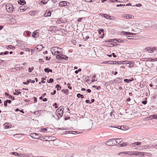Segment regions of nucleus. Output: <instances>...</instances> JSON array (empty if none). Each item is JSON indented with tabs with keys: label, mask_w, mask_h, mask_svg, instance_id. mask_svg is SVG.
Instances as JSON below:
<instances>
[{
	"label": "nucleus",
	"mask_w": 157,
	"mask_h": 157,
	"mask_svg": "<svg viewBox=\"0 0 157 157\" xmlns=\"http://www.w3.org/2000/svg\"><path fill=\"white\" fill-rule=\"evenodd\" d=\"M35 81L34 80H32L31 79H29L26 82H24L23 83L25 85H27L29 84V82H31L32 83H34L35 82Z\"/></svg>",
	"instance_id": "obj_11"
},
{
	"label": "nucleus",
	"mask_w": 157,
	"mask_h": 157,
	"mask_svg": "<svg viewBox=\"0 0 157 157\" xmlns=\"http://www.w3.org/2000/svg\"><path fill=\"white\" fill-rule=\"evenodd\" d=\"M116 82L119 83L121 81V78H118L116 79L115 80Z\"/></svg>",
	"instance_id": "obj_27"
},
{
	"label": "nucleus",
	"mask_w": 157,
	"mask_h": 157,
	"mask_svg": "<svg viewBox=\"0 0 157 157\" xmlns=\"http://www.w3.org/2000/svg\"><path fill=\"white\" fill-rule=\"evenodd\" d=\"M145 50L149 52L152 53L156 50V48L154 47L151 48L150 47H147L145 48Z\"/></svg>",
	"instance_id": "obj_7"
},
{
	"label": "nucleus",
	"mask_w": 157,
	"mask_h": 157,
	"mask_svg": "<svg viewBox=\"0 0 157 157\" xmlns=\"http://www.w3.org/2000/svg\"><path fill=\"white\" fill-rule=\"evenodd\" d=\"M40 130H41L40 131L41 132H45L47 131V129L46 128H41L40 129Z\"/></svg>",
	"instance_id": "obj_41"
},
{
	"label": "nucleus",
	"mask_w": 157,
	"mask_h": 157,
	"mask_svg": "<svg viewBox=\"0 0 157 157\" xmlns=\"http://www.w3.org/2000/svg\"><path fill=\"white\" fill-rule=\"evenodd\" d=\"M6 101L7 102V103H9V104H10L11 102V100H10L7 99L6 100Z\"/></svg>",
	"instance_id": "obj_64"
},
{
	"label": "nucleus",
	"mask_w": 157,
	"mask_h": 157,
	"mask_svg": "<svg viewBox=\"0 0 157 157\" xmlns=\"http://www.w3.org/2000/svg\"><path fill=\"white\" fill-rule=\"evenodd\" d=\"M88 123L90 125V127H91L93 124V121L91 120H89L88 121Z\"/></svg>",
	"instance_id": "obj_30"
},
{
	"label": "nucleus",
	"mask_w": 157,
	"mask_h": 157,
	"mask_svg": "<svg viewBox=\"0 0 157 157\" xmlns=\"http://www.w3.org/2000/svg\"><path fill=\"white\" fill-rule=\"evenodd\" d=\"M125 4H118L116 6L117 7H119V6H125Z\"/></svg>",
	"instance_id": "obj_57"
},
{
	"label": "nucleus",
	"mask_w": 157,
	"mask_h": 157,
	"mask_svg": "<svg viewBox=\"0 0 157 157\" xmlns=\"http://www.w3.org/2000/svg\"><path fill=\"white\" fill-rule=\"evenodd\" d=\"M116 140L115 139H111L106 142V144L108 146H113L116 145Z\"/></svg>",
	"instance_id": "obj_2"
},
{
	"label": "nucleus",
	"mask_w": 157,
	"mask_h": 157,
	"mask_svg": "<svg viewBox=\"0 0 157 157\" xmlns=\"http://www.w3.org/2000/svg\"><path fill=\"white\" fill-rule=\"evenodd\" d=\"M134 80V79L132 78L131 79H128L127 78H125L124 79V82H126L127 83H129L130 82H131L132 81H133Z\"/></svg>",
	"instance_id": "obj_17"
},
{
	"label": "nucleus",
	"mask_w": 157,
	"mask_h": 157,
	"mask_svg": "<svg viewBox=\"0 0 157 157\" xmlns=\"http://www.w3.org/2000/svg\"><path fill=\"white\" fill-rule=\"evenodd\" d=\"M136 146L140 145L141 144V143L140 142H136Z\"/></svg>",
	"instance_id": "obj_61"
},
{
	"label": "nucleus",
	"mask_w": 157,
	"mask_h": 157,
	"mask_svg": "<svg viewBox=\"0 0 157 157\" xmlns=\"http://www.w3.org/2000/svg\"><path fill=\"white\" fill-rule=\"evenodd\" d=\"M69 4V3L68 2L65 1H61L59 4V6L60 7L66 6H68Z\"/></svg>",
	"instance_id": "obj_6"
},
{
	"label": "nucleus",
	"mask_w": 157,
	"mask_h": 157,
	"mask_svg": "<svg viewBox=\"0 0 157 157\" xmlns=\"http://www.w3.org/2000/svg\"><path fill=\"white\" fill-rule=\"evenodd\" d=\"M123 63H124V64H130L131 63V61H123Z\"/></svg>",
	"instance_id": "obj_34"
},
{
	"label": "nucleus",
	"mask_w": 157,
	"mask_h": 157,
	"mask_svg": "<svg viewBox=\"0 0 157 157\" xmlns=\"http://www.w3.org/2000/svg\"><path fill=\"white\" fill-rule=\"evenodd\" d=\"M56 58L61 59L67 60L68 59V57L66 55H63L62 54L58 55L56 56Z\"/></svg>",
	"instance_id": "obj_4"
},
{
	"label": "nucleus",
	"mask_w": 157,
	"mask_h": 157,
	"mask_svg": "<svg viewBox=\"0 0 157 157\" xmlns=\"http://www.w3.org/2000/svg\"><path fill=\"white\" fill-rule=\"evenodd\" d=\"M119 63L118 62L115 61H113L112 62V64H117Z\"/></svg>",
	"instance_id": "obj_46"
},
{
	"label": "nucleus",
	"mask_w": 157,
	"mask_h": 157,
	"mask_svg": "<svg viewBox=\"0 0 157 157\" xmlns=\"http://www.w3.org/2000/svg\"><path fill=\"white\" fill-rule=\"evenodd\" d=\"M143 155H144V156L146 155V156H148L151 157V156H152L151 154V153H149L143 152Z\"/></svg>",
	"instance_id": "obj_29"
},
{
	"label": "nucleus",
	"mask_w": 157,
	"mask_h": 157,
	"mask_svg": "<svg viewBox=\"0 0 157 157\" xmlns=\"http://www.w3.org/2000/svg\"><path fill=\"white\" fill-rule=\"evenodd\" d=\"M136 35V33H132L129 32H128L127 35Z\"/></svg>",
	"instance_id": "obj_49"
},
{
	"label": "nucleus",
	"mask_w": 157,
	"mask_h": 157,
	"mask_svg": "<svg viewBox=\"0 0 157 157\" xmlns=\"http://www.w3.org/2000/svg\"><path fill=\"white\" fill-rule=\"evenodd\" d=\"M152 115L153 119H157V114H153Z\"/></svg>",
	"instance_id": "obj_58"
},
{
	"label": "nucleus",
	"mask_w": 157,
	"mask_h": 157,
	"mask_svg": "<svg viewBox=\"0 0 157 157\" xmlns=\"http://www.w3.org/2000/svg\"><path fill=\"white\" fill-rule=\"evenodd\" d=\"M4 125L5 128H8L11 127V125L10 123H6Z\"/></svg>",
	"instance_id": "obj_20"
},
{
	"label": "nucleus",
	"mask_w": 157,
	"mask_h": 157,
	"mask_svg": "<svg viewBox=\"0 0 157 157\" xmlns=\"http://www.w3.org/2000/svg\"><path fill=\"white\" fill-rule=\"evenodd\" d=\"M97 31L99 33L101 34V32L104 33V29H98Z\"/></svg>",
	"instance_id": "obj_32"
},
{
	"label": "nucleus",
	"mask_w": 157,
	"mask_h": 157,
	"mask_svg": "<svg viewBox=\"0 0 157 157\" xmlns=\"http://www.w3.org/2000/svg\"><path fill=\"white\" fill-rule=\"evenodd\" d=\"M57 113V115H59L60 117H62L63 116V111H61L60 112V113H59V112H56Z\"/></svg>",
	"instance_id": "obj_36"
},
{
	"label": "nucleus",
	"mask_w": 157,
	"mask_h": 157,
	"mask_svg": "<svg viewBox=\"0 0 157 157\" xmlns=\"http://www.w3.org/2000/svg\"><path fill=\"white\" fill-rule=\"evenodd\" d=\"M77 97L78 98H83L84 97V96L82 94H81L79 93H78L77 95Z\"/></svg>",
	"instance_id": "obj_28"
},
{
	"label": "nucleus",
	"mask_w": 157,
	"mask_h": 157,
	"mask_svg": "<svg viewBox=\"0 0 157 157\" xmlns=\"http://www.w3.org/2000/svg\"><path fill=\"white\" fill-rule=\"evenodd\" d=\"M53 81V80L52 78H50L49 80L47 81V82L48 83H51Z\"/></svg>",
	"instance_id": "obj_44"
},
{
	"label": "nucleus",
	"mask_w": 157,
	"mask_h": 157,
	"mask_svg": "<svg viewBox=\"0 0 157 157\" xmlns=\"http://www.w3.org/2000/svg\"><path fill=\"white\" fill-rule=\"evenodd\" d=\"M39 62L40 64H42L44 62V61L42 59H39Z\"/></svg>",
	"instance_id": "obj_42"
},
{
	"label": "nucleus",
	"mask_w": 157,
	"mask_h": 157,
	"mask_svg": "<svg viewBox=\"0 0 157 157\" xmlns=\"http://www.w3.org/2000/svg\"><path fill=\"white\" fill-rule=\"evenodd\" d=\"M126 38L129 39H135V36H126Z\"/></svg>",
	"instance_id": "obj_22"
},
{
	"label": "nucleus",
	"mask_w": 157,
	"mask_h": 157,
	"mask_svg": "<svg viewBox=\"0 0 157 157\" xmlns=\"http://www.w3.org/2000/svg\"><path fill=\"white\" fill-rule=\"evenodd\" d=\"M36 31H34L32 33V36L33 37H37L39 36L38 33L36 32Z\"/></svg>",
	"instance_id": "obj_10"
},
{
	"label": "nucleus",
	"mask_w": 157,
	"mask_h": 157,
	"mask_svg": "<svg viewBox=\"0 0 157 157\" xmlns=\"http://www.w3.org/2000/svg\"><path fill=\"white\" fill-rule=\"evenodd\" d=\"M81 71V69L80 68L78 70H76L75 71V73L77 74L79 72Z\"/></svg>",
	"instance_id": "obj_55"
},
{
	"label": "nucleus",
	"mask_w": 157,
	"mask_h": 157,
	"mask_svg": "<svg viewBox=\"0 0 157 157\" xmlns=\"http://www.w3.org/2000/svg\"><path fill=\"white\" fill-rule=\"evenodd\" d=\"M116 42L119 43L123 42V40H121V39H117Z\"/></svg>",
	"instance_id": "obj_37"
},
{
	"label": "nucleus",
	"mask_w": 157,
	"mask_h": 157,
	"mask_svg": "<svg viewBox=\"0 0 157 157\" xmlns=\"http://www.w3.org/2000/svg\"><path fill=\"white\" fill-rule=\"evenodd\" d=\"M83 38L84 39H85V40H87L89 38V37L88 36H83Z\"/></svg>",
	"instance_id": "obj_50"
},
{
	"label": "nucleus",
	"mask_w": 157,
	"mask_h": 157,
	"mask_svg": "<svg viewBox=\"0 0 157 157\" xmlns=\"http://www.w3.org/2000/svg\"><path fill=\"white\" fill-rule=\"evenodd\" d=\"M57 27L55 26H51L49 27V30L50 32L55 33Z\"/></svg>",
	"instance_id": "obj_9"
},
{
	"label": "nucleus",
	"mask_w": 157,
	"mask_h": 157,
	"mask_svg": "<svg viewBox=\"0 0 157 157\" xmlns=\"http://www.w3.org/2000/svg\"><path fill=\"white\" fill-rule=\"evenodd\" d=\"M132 15H126V18L127 19H129L132 18Z\"/></svg>",
	"instance_id": "obj_35"
},
{
	"label": "nucleus",
	"mask_w": 157,
	"mask_h": 157,
	"mask_svg": "<svg viewBox=\"0 0 157 157\" xmlns=\"http://www.w3.org/2000/svg\"><path fill=\"white\" fill-rule=\"evenodd\" d=\"M136 6V7H140L142 6V4L140 3L136 4L135 5L133 6Z\"/></svg>",
	"instance_id": "obj_51"
},
{
	"label": "nucleus",
	"mask_w": 157,
	"mask_h": 157,
	"mask_svg": "<svg viewBox=\"0 0 157 157\" xmlns=\"http://www.w3.org/2000/svg\"><path fill=\"white\" fill-rule=\"evenodd\" d=\"M44 71L47 73H49V72H52V71L51 69H49L48 68H45L44 70Z\"/></svg>",
	"instance_id": "obj_19"
},
{
	"label": "nucleus",
	"mask_w": 157,
	"mask_h": 157,
	"mask_svg": "<svg viewBox=\"0 0 157 157\" xmlns=\"http://www.w3.org/2000/svg\"><path fill=\"white\" fill-rule=\"evenodd\" d=\"M132 153V152H131L124 151V152H120L118 154V155H120V154H124L125 155L129 154H129Z\"/></svg>",
	"instance_id": "obj_26"
},
{
	"label": "nucleus",
	"mask_w": 157,
	"mask_h": 157,
	"mask_svg": "<svg viewBox=\"0 0 157 157\" xmlns=\"http://www.w3.org/2000/svg\"><path fill=\"white\" fill-rule=\"evenodd\" d=\"M30 136L33 139H37L39 138V135L36 133H31Z\"/></svg>",
	"instance_id": "obj_8"
},
{
	"label": "nucleus",
	"mask_w": 157,
	"mask_h": 157,
	"mask_svg": "<svg viewBox=\"0 0 157 157\" xmlns=\"http://www.w3.org/2000/svg\"><path fill=\"white\" fill-rule=\"evenodd\" d=\"M117 128L123 130L124 127L123 126H118V128Z\"/></svg>",
	"instance_id": "obj_47"
},
{
	"label": "nucleus",
	"mask_w": 157,
	"mask_h": 157,
	"mask_svg": "<svg viewBox=\"0 0 157 157\" xmlns=\"http://www.w3.org/2000/svg\"><path fill=\"white\" fill-rule=\"evenodd\" d=\"M19 156H20V157H27L28 156V155H26L25 154H21L19 155Z\"/></svg>",
	"instance_id": "obj_38"
},
{
	"label": "nucleus",
	"mask_w": 157,
	"mask_h": 157,
	"mask_svg": "<svg viewBox=\"0 0 157 157\" xmlns=\"http://www.w3.org/2000/svg\"><path fill=\"white\" fill-rule=\"evenodd\" d=\"M96 75H94L93 77V79L92 80L93 81H96L98 79L96 78Z\"/></svg>",
	"instance_id": "obj_43"
},
{
	"label": "nucleus",
	"mask_w": 157,
	"mask_h": 157,
	"mask_svg": "<svg viewBox=\"0 0 157 157\" xmlns=\"http://www.w3.org/2000/svg\"><path fill=\"white\" fill-rule=\"evenodd\" d=\"M23 67H17L16 68V70H22L23 69Z\"/></svg>",
	"instance_id": "obj_56"
},
{
	"label": "nucleus",
	"mask_w": 157,
	"mask_h": 157,
	"mask_svg": "<svg viewBox=\"0 0 157 157\" xmlns=\"http://www.w3.org/2000/svg\"><path fill=\"white\" fill-rule=\"evenodd\" d=\"M117 0H108V2H109L113 3L116 2Z\"/></svg>",
	"instance_id": "obj_52"
},
{
	"label": "nucleus",
	"mask_w": 157,
	"mask_h": 157,
	"mask_svg": "<svg viewBox=\"0 0 157 157\" xmlns=\"http://www.w3.org/2000/svg\"><path fill=\"white\" fill-rule=\"evenodd\" d=\"M146 60L148 61H153V59L151 58H147L145 59Z\"/></svg>",
	"instance_id": "obj_33"
},
{
	"label": "nucleus",
	"mask_w": 157,
	"mask_h": 157,
	"mask_svg": "<svg viewBox=\"0 0 157 157\" xmlns=\"http://www.w3.org/2000/svg\"><path fill=\"white\" fill-rule=\"evenodd\" d=\"M26 33L27 34V36H29L30 35V34L31 33V32L29 31H26Z\"/></svg>",
	"instance_id": "obj_62"
},
{
	"label": "nucleus",
	"mask_w": 157,
	"mask_h": 157,
	"mask_svg": "<svg viewBox=\"0 0 157 157\" xmlns=\"http://www.w3.org/2000/svg\"><path fill=\"white\" fill-rule=\"evenodd\" d=\"M9 98L10 99H12V100H14V97H12V96H10V95L9 96Z\"/></svg>",
	"instance_id": "obj_60"
},
{
	"label": "nucleus",
	"mask_w": 157,
	"mask_h": 157,
	"mask_svg": "<svg viewBox=\"0 0 157 157\" xmlns=\"http://www.w3.org/2000/svg\"><path fill=\"white\" fill-rule=\"evenodd\" d=\"M126 144L125 143H123L122 144H120L121 147H124L126 146Z\"/></svg>",
	"instance_id": "obj_54"
},
{
	"label": "nucleus",
	"mask_w": 157,
	"mask_h": 157,
	"mask_svg": "<svg viewBox=\"0 0 157 157\" xmlns=\"http://www.w3.org/2000/svg\"><path fill=\"white\" fill-rule=\"evenodd\" d=\"M43 46L41 44H39L37 45V46L36 47V49L39 51H41L43 49Z\"/></svg>",
	"instance_id": "obj_15"
},
{
	"label": "nucleus",
	"mask_w": 157,
	"mask_h": 157,
	"mask_svg": "<svg viewBox=\"0 0 157 157\" xmlns=\"http://www.w3.org/2000/svg\"><path fill=\"white\" fill-rule=\"evenodd\" d=\"M116 140V144H119L122 141V139L121 138L120 139H115Z\"/></svg>",
	"instance_id": "obj_21"
},
{
	"label": "nucleus",
	"mask_w": 157,
	"mask_h": 157,
	"mask_svg": "<svg viewBox=\"0 0 157 157\" xmlns=\"http://www.w3.org/2000/svg\"><path fill=\"white\" fill-rule=\"evenodd\" d=\"M5 6L6 9L8 12L11 13L13 12L14 8L12 5L7 4H6Z\"/></svg>",
	"instance_id": "obj_3"
},
{
	"label": "nucleus",
	"mask_w": 157,
	"mask_h": 157,
	"mask_svg": "<svg viewBox=\"0 0 157 157\" xmlns=\"http://www.w3.org/2000/svg\"><path fill=\"white\" fill-rule=\"evenodd\" d=\"M48 1V0H43L41 1V3L44 4L47 3Z\"/></svg>",
	"instance_id": "obj_45"
},
{
	"label": "nucleus",
	"mask_w": 157,
	"mask_h": 157,
	"mask_svg": "<svg viewBox=\"0 0 157 157\" xmlns=\"http://www.w3.org/2000/svg\"><path fill=\"white\" fill-rule=\"evenodd\" d=\"M116 40H117V39H109L107 40V42H109L116 43Z\"/></svg>",
	"instance_id": "obj_25"
},
{
	"label": "nucleus",
	"mask_w": 157,
	"mask_h": 157,
	"mask_svg": "<svg viewBox=\"0 0 157 157\" xmlns=\"http://www.w3.org/2000/svg\"><path fill=\"white\" fill-rule=\"evenodd\" d=\"M128 32L122 31L120 33V35H127Z\"/></svg>",
	"instance_id": "obj_31"
},
{
	"label": "nucleus",
	"mask_w": 157,
	"mask_h": 157,
	"mask_svg": "<svg viewBox=\"0 0 157 157\" xmlns=\"http://www.w3.org/2000/svg\"><path fill=\"white\" fill-rule=\"evenodd\" d=\"M33 70H34V67H31V68L30 67H29L28 68V71L29 72H32V71H33Z\"/></svg>",
	"instance_id": "obj_39"
},
{
	"label": "nucleus",
	"mask_w": 157,
	"mask_h": 157,
	"mask_svg": "<svg viewBox=\"0 0 157 157\" xmlns=\"http://www.w3.org/2000/svg\"><path fill=\"white\" fill-rule=\"evenodd\" d=\"M26 9L25 8L24 6H21L18 9V11L19 12H24L25 11Z\"/></svg>",
	"instance_id": "obj_12"
},
{
	"label": "nucleus",
	"mask_w": 157,
	"mask_h": 157,
	"mask_svg": "<svg viewBox=\"0 0 157 157\" xmlns=\"http://www.w3.org/2000/svg\"><path fill=\"white\" fill-rule=\"evenodd\" d=\"M151 147V145H145L144 146V148L145 149L149 148L150 147Z\"/></svg>",
	"instance_id": "obj_48"
},
{
	"label": "nucleus",
	"mask_w": 157,
	"mask_h": 157,
	"mask_svg": "<svg viewBox=\"0 0 157 157\" xmlns=\"http://www.w3.org/2000/svg\"><path fill=\"white\" fill-rule=\"evenodd\" d=\"M15 92H14L13 93V94L15 95H18L19 94H21V92L20 91H18V90H17L16 89L15 90Z\"/></svg>",
	"instance_id": "obj_24"
},
{
	"label": "nucleus",
	"mask_w": 157,
	"mask_h": 157,
	"mask_svg": "<svg viewBox=\"0 0 157 157\" xmlns=\"http://www.w3.org/2000/svg\"><path fill=\"white\" fill-rule=\"evenodd\" d=\"M147 100H145V101H143L142 102V103L143 104L145 105L147 104Z\"/></svg>",
	"instance_id": "obj_63"
},
{
	"label": "nucleus",
	"mask_w": 157,
	"mask_h": 157,
	"mask_svg": "<svg viewBox=\"0 0 157 157\" xmlns=\"http://www.w3.org/2000/svg\"><path fill=\"white\" fill-rule=\"evenodd\" d=\"M62 22V21L60 19H57L56 21V23L57 24H60V23Z\"/></svg>",
	"instance_id": "obj_40"
},
{
	"label": "nucleus",
	"mask_w": 157,
	"mask_h": 157,
	"mask_svg": "<svg viewBox=\"0 0 157 157\" xmlns=\"http://www.w3.org/2000/svg\"><path fill=\"white\" fill-rule=\"evenodd\" d=\"M51 12L49 11H46L45 13L44 14L45 17H49L51 16Z\"/></svg>",
	"instance_id": "obj_13"
},
{
	"label": "nucleus",
	"mask_w": 157,
	"mask_h": 157,
	"mask_svg": "<svg viewBox=\"0 0 157 157\" xmlns=\"http://www.w3.org/2000/svg\"><path fill=\"white\" fill-rule=\"evenodd\" d=\"M63 108L62 106H60L59 108H58V109H57L56 112H61V111H63Z\"/></svg>",
	"instance_id": "obj_18"
},
{
	"label": "nucleus",
	"mask_w": 157,
	"mask_h": 157,
	"mask_svg": "<svg viewBox=\"0 0 157 157\" xmlns=\"http://www.w3.org/2000/svg\"><path fill=\"white\" fill-rule=\"evenodd\" d=\"M12 154L14 155L15 156H19V155L16 152H13Z\"/></svg>",
	"instance_id": "obj_53"
},
{
	"label": "nucleus",
	"mask_w": 157,
	"mask_h": 157,
	"mask_svg": "<svg viewBox=\"0 0 157 157\" xmlns=\"http://www.w3.org/2000/svg\"><path fill=\"white\" fill-rule=\"evenodd\" d=\"M130 155H136L138 156V157H142L144 156L143 152L138 151H134L132 153L129 154Z\"/></svg>",
	"instance_id": "obj_5"
},
{
	"label": "nucleus",
	"mask_w": 157,
	"mask_h": 157,
	"mask_svg": "<svg viewBox=\"0 0 157 157\" xmlns=\"http://www.w3.org/2000/svg\"><path fill=\"white\" fill-rule=\"evenodd\" d=\"M11 47H12V45H9L6 46V48L7 49H11Z\"/></svg>",
	"instance_id": "obj_59"
},
{
	"label": "nucleus",
	"mask_w": 157,
	"mask_h": 157,
	"mask_svg": "<svg viewBox=\"0 0 157 157\" xmlns=\"http://www.w3.org/2000/svg\"><path fill=\"white\" fill-rule=\"evenodd\" d=\"M101 16L103 17L109 19V18L110 17V16L107 14L101 13L100 15Z\"/></svg>",
	"instance_id": "obj_14"
},
{
	"label": "nucleus",
	"mask_w": 157,
	"mask_h": 157,
	"mask_svg": "<svg viewBox=\"0 0 157 157\" xmlns=\"http://www.w3.org/2000/svg\"><path fill=\"white\" fill-rule=\"evenodd\" d=\"M18 2L20 5H23L26 3V2L24 0H18Z\"/></svg>",
	"instance_id": "obj_16"
},
{
	"label": "nucleus",
	"mask_w": 157,
	"mask_h": 157,
	"mask_svg": "<svg viewBox=\"0 0 157 157\" xmlns=\"http://www.w3.org/2000/svg\"><path fill=\"white\" fill-rule=\"evenodd\" d=\"M61 91L67 94H68L69 91L68 89H63L61 90Z\"/></svg>",
	"instance_id": "obj_23"
},
{
	"label": "nucleus",
	"mask_w": 157,
	"mask_h": 157,
	"mask_svg": "<svg viewBox=\"0 0 157 157\" xmlns=\"http://www.w3.org/2000/svg\"><path fill=\"white\" fill-rule=\"evenodd\" d=\"M62 49L58 47H54L51 48V51L52 54L55 55L57 56L62 54Z\"/></svg>",
	"instance_id": "obj_1"
}]
</instances>
